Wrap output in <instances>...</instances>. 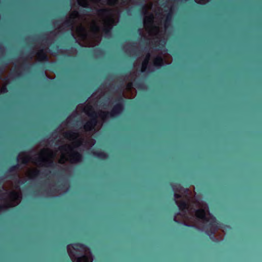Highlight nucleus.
<instances>
[{"instance_id": "nucleus-1", "label": "nucleus", "mask_w": 262, "mask_h": 262, "mask_svg": "<svg viewBox=\"0 0 262 262\" xmlns=\"http://www.w3.org/2000/svg\"><path fill=\"white\" fill-rule=\"evenodd\" d=\"M115 101L117 102V103L113 106L111 112H101L99 114V116L103 119L107 118L109 117L112 118H116L119 115H120L124 111V102H125L121 92L120 93V96L116 99Z\"/></svg>"}, {"instance_id": "nucleus-2", "label": "nucleus", "mask_w": 262, "mask_h": 262, "mask_svg": "<svg viewBox=\"0 0 262 262\" xmlns=\"http://www.w3.org/2000/svg\"><path fill=\"white\" fill-rule=\"evenodd\" d=\"M83 111L90 117V119L84 124L83 127L85 131H92L97 124L98 115L91 105L86 106Z\"/></svg>"}, {"instance_id": "nucleus-3", "label": "nucleus", "mask_w": 262, "mask_h": 262, "mask_svg": "<svg viewBox=\"0 0 262 262\" xmlns=\"http://www.w3.org/2000/svg\"><path fill=\"white\" fill-rule=\"evenodd\" d=\"M48 152V156L51 159L45 158L41 156L35 159V161L36 163H39V164L44 163L46 164V166L50 167H55L57 166L56 164L54 162L52 158L54 157V155L53 152L48 149H43L41 150L40 151L41 155H44Z\"/></svg>"}, {"instance_id": "nucleus-4", "label": "nucleus", "mask_w": 262, "mask_h": 262, "mask_svg": "<svg viewBox=\"0 0 262 262\" xmlns=\"http://www.w3.org/2000/svg\"><path fill=\"white\" fill-rule=\"evenodd\" d=\"M209 224L205 227L206 232L207 234H213L215 232L219 229V223L215 216L210 214V221L208 222Z\"/></svg>"}, {"instance_id": "nucleus-5", "label": "nucleus", "mask_w": 262, "mask_h": 262, "mask_svg": "<svg viewBox=\"0 0 262 262\" xmlns=\"http://www.w3.org/2000/svg\"><path fill=\"white\" fill-rule=\"evenodd\" d=\"M63 136L66 139L74 140L75 146L76 147L80 146L83 141V139L79 138V134L76 132L69 131L66 132Z\"/></svg>"}, {"instance_id": "nucleus-6", "label": "nucleus", "mask_w": 262, "mask_h": 262, "mask_svg": "<svg viewBox=\"0 0 262 262\" xmlns=\"http://www.w3.org/2000/svg\"><path fill=\"white\" fill-rule=\"evenodd\" d=\"M78 12L76 11H73L64 22L63 25L68 28H73L75 23V19L78 16Z\"/></svg>"}, {"instance_id": "nucleus-7", "label": "nucleus", "mask_w": 262, "mask_h": 262, "mask_svg": "<svg viewBox=\"0 0 262 262\" xmlns=\"http://www.w3.org/2000/svg\"><path fill=\"white\" fill-rule=\"evenodd\" d=\"M195 216L197 219L202 221L204 223H208L209 219L206 216V210L204 209H198L195 210Z\"/></svg>"}, {"instance_id": "nucleus-8", "label": "nucleus", "mask_w": 262, "mask_h": 262, "mask_svg": "<svg viewBox=\"0 0 262 262\" xmlns=\"http://www.w3.org/2000/svg\"><path fill=\"white\" fill-rule=\"evenodd\" d=\"M20 167V164L18 163H16L15 165H12L10 166L8 170L6 172V177L9 179H14L15 178L18 177V175L17 173H15L13 174H10L6 175L7 173L9 172H14L16 171L17 170H18Z\"/></svg>"}, {"instance_id": "nucleus-9", "label": "nucleus", "mask_w": 262, "mask_h": 262, "mask_svg": "<svg viewBox=\"0 0 262 262\" xmlns=\"http://www.w3.org/2000/svg\"><path fill=\"white\" fill-rule=\"evenodd\" d=\"M71 163H78L81 161L82 155L78 151H73L70 155Z\"/></svg>"}, {"instance_id": "nucleus-10", "label": "nucleus", "mask_w": 262, "mask_h": 262, "mask_svg": "<svg viewBox=\"0 0 262 262\" xmlns=\"http://www.w3.org/2000/svg\"><path fill=\"white\" fill-rule=\"evenodd\" d=\"M176 203L178 205L179 210L186 213L189 208V204L185 201H182L180 202L178 201H176Z\"/></svg>"}, {"instance_id": "nucleus-11", "label": "nucleus", "mask_w": 262, "mask_h": 262, "mask_svg": "<svg viewBox=\"0 0 262 262\" xmlns=\"http://www.w3.org/2000/svg\"><path fill=\"white\" fill-rule=\"evenodd\" d=\"M37 56L41 61L47 62L49 61V57L43 49L40 50L36 54Z\"/></svg>"}, {"instance_id": "nucleus-12", "label": "nucleus", "mask_w": 262, "mask_h": 262, "mask_svg": "<svg viewBox=\"0 0 262 262\" xmlns=\"http://www.w3.org/2000/svg\"><path fill=\"white\" fill-rule=\"evenodd\" d=\"M97 14L102 16H108L111 13V10L108 8H103L97 10Z\"/></svg>"}, {"instance_id": "nucleus-13", "label": "nucleus", "mask_w": 262, "mask_h": 262, "mask_svg": "<svg viewBox=\"0 0 262 262\" xmlns=\"http://www.w3.org/2000/svg\"><path fill=\"white\" fill-rule=\"evenodd\" d=\"M150 58V54L149 53H148L147 54V55H146L145 59H144V60L143 61V62L142 63V69H141L142 72H145L146 69H147V66L149 63Z\"/></svg>"}, {"instance_id": "nucleus-14", "label": "nucleus", "mask_w": 262, "mask_h": 262, "mask_svg": "<svg viewBox=\"0 0 262 262\" xmlns=\"http://www.w3.org/2000/svg\"><path fill=\"white\" fill-rule=\"evenodd\" d=\"M172 10L171 9L169 12L167 14L166 19L164 21V26L165 28L168 27V26L170 25L172 19Z\"/></svg>"}, {"instance_id": "nucleus-15", "label": "nucleus", "mask_w": 262, "mask_h": 262, "mask_svg": "<svg viewBox=\"0 0 262 262\" xmlns=\"http://www.w3.org/2000/svg\"><path fill=\"white\" fill-rule=\"evenodd\" d=\"M164 60L161 56H157L154 59V64L156 67H161L163 64Z\"/></svg>"}, {"instance_id": "nucleus-16", "label": "nucleus", "mask_w": 262, "mask_h": 262, "mask_svg": "<svg viewBox=\"0 0 262 262\" xmlns=\"http://www.w3.org/2000/svg\"><path fill=\"white\" fill-rule=\"evenodd\" d=\"M93 154L100 159H104L107 158V155L103 151H96Z\"/></svg>"}, {"instance_id": "nucleus-17", "label": "nucleus", "mask_w": 262, "mask_h": 262, "mask_svg": "<svg viewBox=\"0 0 262 262\" xmlns=\"http://www.w3.org/2000/svg\"><path fill=\"white\" fill-rule=\"evenodd\" d=\"M154 22V16L152 14H150L149 16L146 17L144 20V24L145 25L149 24L151 25Z\"/></svg>"}, {"instance_id": "nucleus-18", "label": "nucleus", "mask_w": 262, "mask_h": 262, "mask_svg": "<svg viewBox=\"0 0 262 262\" xmlns=\"http://www.w3.org/2000/svg\"><path fill=\"white\" fill-rule=\"evenodd\" d=\"M37 40L45 41V42L47 43L48 42L49 38L47 37L46 34H41L37 35Z\"/></svg>"}, {"instance_id": "nucleus-19", "label": "nucleus", "mask_w": 262, "mask_h": 262, "mask_svg": "<svg viewBox=\"0 0 262 262\" xmlns=\"http://www.w3.org/2000/svg\"><path fill=\"white\" fill-rule=\"evenodd\" d=\"M72 246L74 249H77L78 248H80L81 249H84L86 247L85 244L78 242L73 243L72 244Z\"/></svg>"}, {"instance_id": "nucleus-20", "label": "nucleus", "mask_w": 262, "mask_h": 262, "mask_svg": "<svg viewBox=\"0 0 262 262\" xmlns=\"http://www.w3.org/2000/svg\"><path fill=\"white\" fill-rule=\"evenodd\" d=\"M76 262H89V259L86 255H82L76 258Z\"/></svg>"}, {"instance_id": "nucleus-21", "label": "nucleus", "mask_w": 262, "mask_h": 262, "mask_svg": "<svg viewBox=\"0 0 262 262\" xmlns=\"http://www.w3.org/2000/svg\"><path fill=\"white\" fill-rule=\"evenodd\" d=\"M32 160V157L29 155H26L21 159V163L24 165L27 164Z\"/></svg>"}, {"instance_id": "nucleus-22", "label": "nucleus", "mask_w": 262, "mask_h": 262, "mask_svg": "<svg viewBox=\"0 0 262 262\" xmlns=\"http://www.w3.org/2000/svg\"><path fill=\"white\" fill-rule=\"evenodd\" d=\"M165 42L164 40H160L157 44L155 43V46H158V50L162 49L165 46Z\"/></svg>"}, {"instance_id": "nucleus-23", "label": "nucleus", "mask_w": 262, "mask_h": 262, "mask_svg": "<svg viewBox=\"0 0 262 262\" xmlns=\"http://www.w3.org/2000/svg\"><path fill=\"white\" fill-rule=\"evenodd\" d=\"M17 196H18V194L16 192H14V191H12V192H10V193H9L10 198H12V199H15L17 197Z\"/></svg>"}, {"instance_id": "nucleus-24", "label": "nucleus", "mask_w": 262, "mask_h": 262, "mask_svg": "<svg viewBox=\"0 0 262 262\" xmlns=\"http://www.w3.org/2000/svg\"><path fill=\"white\" fill-rule=\"evenodd\" d=\"M118 2V0H107V4L110 6H113Z\"/></svg>"}, {"instance_id": "nucleus-25", "label": "nucleus", "mask_w": 262, "mask_h": 262, "mask_svg": "<svg viewBox=\"0 0 262 262\" xmlns=\"http://www.w3.org/2000/svg\"><path fill=\"white\" fill-rule=\"evenodd\" d=\"M111 27H106L104 28L103 32L105 34H108L111 33Z\"/></svg>"}, {"instance_id": "nucleus-26", "label": "nucleus", "mask_w": 262, "mask_h": 262, "mask_svg": "<svg viewBox=\"0 0 262 262\" xmlns=\"http://www.w3.org/2000/svg\"><path fill=\"white\" fill-rule=\"evenodd\" d=\"M79 2V5H80V6H82L84 8H89V4L86 3V2H84L83 3V4H82L80 2V0H79L78 1Z\"/></svg>"}, {"instance_id": "nucleus-27", "label": "nucleus", "mask_w": 262, "mask_h": 262, "mask_svg": "<svg viewBox=\"0 0 262 262\" xmlns=\"http://www.w3.org/2000/svg\"><path fill=\"white\" fill-rule=\"evenodd\" d=\"M93 31H94V32H97L98 31H99V27L96 25H94L92 28Z\"/></svg>"}, {"instance_id": "nucleus-28", "label": "nucleus", "mask_w": 262, "mask_h": 262, "mask_svg": "<svg viewBox=\"0 0 262 262\" xmlns=\"http://www.w3.org/2000/svg\"><path fill=\"white\" fill-rule=\"evenodd\" d=\"M181 195L179 193H174V201H177L176 199H180L181 198Z\"/></svg>"}, {"instance_id": "nucleus-29", "label": "nucleus", "mask_w": 262, "mask_h": 262, "mask_svg": "<svg viewBox=\"0 0 262 262\" xmlns=\"http://www.w3.org/2000/svg\"><path fill=\"white\" fill-rule=\"evenodd\" d=\"M40 174V171L38 170H35L33 172V175L34 177H37Z\"/></svg>"}, {"instance_id": "nucleus-30", "label": "nucleus", "mask_w": 262, "mask_h": 262, "mask_svg": "<svg viewBox=\"0 0 262 262\" xmlns=\"http://www.w3.org/2000/svg\"><path fill=\"white\" fill-rule=\"evenodd\" d=\"M67 147L70 148L71 150L72 149V148L70 146H67V145L61 146L60 147V149L61 150H67Z\"/></svg>"}, {"instance_id": "nucleus-31", "label": "nucleus", "mask_w": 262, "mask_h": 262, "mask_svg": "<svg viewBox=\"0 0 262 262\" xmlns=\"http://www.w3.org/2000/svg\"><path fill=\"white\" fill-rule=\"evenodd\" d=\"M179 214H180L179 212H177L176 213V215L174 217L173 220L176 223H179L178 221L176 219V216L179 215Z\"/></svg>"}, {"instance_id": "nucleus-32", "label": "nucleus", "mask_w": 262, "mask_h": 262, "mask_svg": "<svg viewBox=\"0 0 262 262\" xmlns=\"http://www.w3.org/2000/svg\"><path fill=\"white\" fill-rule=\"evenodd\" d=\"M41 74H42V78L44 80H46L47 78H46V73L44 72H42Z\"/></svg>"}, {"instance_id": "nucleus-33", "label": "nucleus", "mask_w": 262, "mask_h": 262, "mask_svg": "<svg viewBox=\"0 0 262 262\" xmlns=\"http://www.w3.org/2000/svg\"><path fill=\"white\" fill-rule=\"evenodd\" d=\"M96 51L99 54H101L103 52V50L102 49H99V48L97 49L96 50Z\"/></svg>"}, {"instance_id": "nucleus-34", "label": "nucleus", "mask_w": 262, "mask_h": 262, "mask_svg": "<svg viewBox=\"0 0 262 262\" xmlns=\"http://www.w3.org/2000/svg\"><path fill=\"white\" fill-rule=\"evenodd\" d=\"M51 171H48L47 170H45L44 172H43V174H44L46 176H48L49 173H51Z\"/></svg>"}, {"instance_id": "nucleus-35", "label": "nucleus", "mask_w": 262, "mask_h": 262, "mask_svg": "<svg viewBox=\"0 0 262 262\" xmlns=\"http://www.w3.org/2000/svg\"><path fill=\"white\" fill-rule=\"evenodd\" d=\"M142 8L145 10L144 14H146L147 13L146 6L145 5H142Z\"/></svg>"}, {"instance_id": "nucleus-36", "label": "nucleus", "mask_w": 262, "mask_h": 262, "mask_svg": "<svg viewBox=\"0 0 262 262\" xmlns=\"http://www.w3.org/2000/svg\"><path fill=\"white\" fill-rule=\"evenodd\" d=\"M79 30H80V31H82V32H85V28L83 27H80V28H79Z\"/></svg>"}, {"instance_id": "nucleus-37", "label": "nucleus", "mask_w": 262, "mask_h": 262, "mask_svg": "<svg viewBox=\"0 0 262 262\" xmlns=\"http://www.w3.org/2000/svg\"><path fill=\"white\" fill-rule=\"evenodd\" d=\"M3 188H4V187H3V186H2V183L0 182V192H1V191H2V189H3Z\"/></svg>"}, {"instance_id": "nucleus-38", "label": "nucleus", "mask_w": 262, "mask_h": 262, "mask_svg": "<svg viewBox=\"0 0 262 262\" xmlns=\"http://www.w3.org/2000/svg\"><path fill=\"white\" fill-rule=\"evenodd\" d=\"M138 31L139 32V34L141 35H142V33L141 30L140 29H138Z\"/></svg>"}, {"instance_id": "nucleus-39", "label": "nucleus", "mask_w": 262, "mask_h": 262, "mask_svg": "<svg viewBox=\"0 0 262 262\" xmlns=\"http://www.w3.org/2000/svg\"><path fill=\"white\" fill-rule=\"evenodd\" d=\"M4 208V206H0V210H2Z\"/></svg>"}, {"instance_id": "nucleus-40", "label": "nucleus", "mask_w": 262, "mask_h": 262, "mask_svg": "<svg viewBox=\"0 0 262 262\" xmlns=\"http://www.w3.org/2000/svg\"><path fill=\"white\" fill-rule=\"evenodd\" d=\"M54 65L53 63H51L50 67L51 68H52V67H54Z\"/></svg>"}, {"instance_id": "nucleus-41", "label": "nucleus", "mask_w": 262, "mask_h": 262, "mask_svg": "<svg viewBox=\"0 0 262 262\" xmlns=\"http://www.w3.org/2000/svg\"><path fill=\"white\" fill-rule=\"evenodd\" d=\"M139 85H140V84H139V83H136L135 84V85H136V86H139Z\"/></svg>"}, {"instance_id": "nucleus-42", "label": "nucleus", "mask_w": 262, "mask_h": 262, "mask_svg": "<svg viewBox=\"0 0 262 262\" xmlns=\"http://www.w3.org/2000/svg\"><path fill=\"white\" fill-rule=\"evenodd\" d=\"M70 246H71V245H68V246H67V248H68V249H69Z\"/></svg>"}, {"instance_id": "nucleus-43", "label": "nucleus", "mask_w": 262, "mask_h": 262, "mask_svg": "<svg viewBox=\"0 0 262 262\" xmlns=\"http://www.w3.org/2000/svg\"><path fill=\"white\" fill-rule=\"evenodd\" d=\"M20 182H20V181H19H19H18V183H20Z\"/></svg>"}, {"instance_id": "nucleus-44", "label": "nucleus", "mask_w": 262, "mask_h": 262, "mask_svg": "<svg viewBox=\"0 0 262 262\" xmlns=\"http://www.w3.org/2000/svg\"><path fill=\"white\" fill-rule=\"evenodd\" d=\"M25 64H26V63H25V62H24L23 63V66H24V65H25Z\"/></svg>"}, {"instance_id": "nucleus-45", "label": "nucleus", "mask_w": 262, "mask_h": 262, "mask_svg": "<svg viewBox=\"0 0 262 262\" xmlns=\"http://www.w3.org/2000/svg\"><path fill=\"white\" fill-rule=\"evenodd\" d=\"M59 162H60V163H62V162H61V161H59Z\"/></svg>"}]
</instances>
